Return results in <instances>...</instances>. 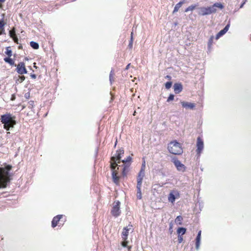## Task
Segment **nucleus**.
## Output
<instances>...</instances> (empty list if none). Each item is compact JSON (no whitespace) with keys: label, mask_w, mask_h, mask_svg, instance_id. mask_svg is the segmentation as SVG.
Here are the masks:
<instances>
[{"label":"nucleus","mask_w":251,"mask_h":251,"mask_svg":"<svg viewBox=\"0 0 251 251\" xmlns=\"http://www.w3.org/2000/svg\"><path fill=\"white\" fill-rule=\"evenodd\" d=\"M0 122L3 125V127L6 130H9L14 127L16 124L15 117L9 113L0 116Z\"/></svg>","instance_id":"nucleus-1"},{"label":"nucleus","mask_w":251,"mask_h":251,"mask_svg":"<svg viewBox=\"0 0 251 251\" xmlns=\"http://www.w3.org/2000/svg\"><path fill=\"white\" fill-rule=\"evenodd\" d=\"M216 8L222 9L224 8V6L221 3L217 2L210 6L201 7L198 9V13L201 16L210 15L216 12Z\"/></svg>","instance_id":"nucleus-2"},{"label":"nucleus","mask_w":251,"mask_h":251,"mask_svg":"<svg viewBox=\"0 0 251 251\" xmlns=\"http://www.w3.org/2000/svg\"><path fill=\"white\" fill-rule=\"evenodd\" d=\"M11 168L10 165H7L5 168H0V189L5 188L7 183L10 181L8 171Z\"/></svg>","instance_id":"nucleus-3"},{"label":"nucleus","mask_w":251,"mask_h":251,"mask_svg":"<svg viewBox=\"0 0 251 251\" xmlns=\"http://www.w3.org/2000/svg\"><path fill=\"white\" fill-rule=\"evenodd\" d=\"M169 151L173 154L179 155L182 153L183 149L180 144L176 141L170 142L168 146Z\"/></svg>","instance_id":"nucleus-4"},{"label":"nucleus","mask_w":251,"mask_h":251,"mask_svg":"<svg viewBox=\"0 0 251 251\" xmlns=\"http://www.w3.org/2000/svg\"><path fill=\"white\" fill-rule=\"evenodd\" d=\"M124 153V150L121 149L117 151L115 156L112 157L111 162V168L112 170L115 169L118 163H120L119 161L121 158V155H123Z\"/></svg>","instance_id":"nucleus-5"},{"label":"nucleus","mask_w":251,"mask_h":251,"mask_svg":"<svg viewBox=\"0 0 251 251\" xmlns=\"http://www.w3.org/2000/svg\"><path fill=\"white\" fill-rule=\"evenodd\" d=\"M172 161L174 164L177 170L179 172H184L186 170V167L177 158L174 157L172 158Z\"/></svg>","instance_id":"nucleus-6"},{"label":"nucleus","mask_w":251,"mask_h":251,"mask_svg":"<svg viewBox=\"0 0 251 251\" xmlns=\"http://www.w3.org/2000/svg\"><path fill=\"white\" fill-rule=\"evenodd\" d=\"M179 197L180 194L179 192L176 190H173L168 195V201L173 204L176 199H178Z\"/></svg>","instance_id":"nucleus-7"},{"label":"nucleus","mask_w":251,"mask_h":251,"mask_svg":"<svg viewBox=\"0 0 251 251\" xmlns=\"http://www.w3.org/2000/svg\"><path fill=\"white\" fill-rule=\"evenodd\" d=\"M133 231V228L132 225H129L126 227H125L122 233V238L123 240L124 241L127 240L129 233Z\"/></svg>","instance_id":"nucleus-8"},{"label":"nucleus","mask_w":251,"mask_h":251,"mask_svg":"<svg viewBox=\"0 0 251 251\" xmlns=\"http://www.w3.org/2000/svg\"><path fill=\"white\" fill-rule=\"evenodd\" d=\"M120 204V202L119 201H116L114 203L113 208L111 210V213L115 217H118L121 213Z\"/></svg>","instance_id":"nucleus-9"},{"label":"nucleus","mask_w":251,"mask_h":251,"mask_svg":"<svg viewBox=\"0 0 251 251\" xmlns=\"http://www.w3.org/2000/svg\"><path fill=\"white\" fill-rule=\"evenodd\" d=\"M204 148V143L202 139L199 137L197 141V153L199 155H200Z\"/></svg>","instance_id":"nucleus-10"},{"label":"nucleus","mask_w":251,"mask_h":251,"mask_svg":"<svg viewBox=\"0 0 251 251\" xmlns=\"http://www.w3.org/2000/svg\"><path fill=\"white\" fill-rule=\"evenodd\" d=\"M17 72L20 75H24L27 73V71L24 62H20L17 66Z\"/></svg>","instance_id":"nucleus-11"},{"label":"nucleus","mask_w":251,"mask_h":251,"mask_svg":"<svg viewBox=\"0 0 251 251\" xmlns=\"http://www.w3.org/2000/svg\"><path fill=\"white\" fill-rule=\"evenodd\" d=\"M180 103L182 106L185 108L193 109L195 107V104L194 103L186 101H181Z\"/></svg>","instance_id":"nucleus-12"},{"label":"nucleus","mask_w":251,"mask_h":251,"mask_svg":"<svg viewBox=\"0 0 251 251\" xmlns=\"http://www.w3.org/2000/svg\"><path fill=\"white\" fill-rule=\"evenodd\" d=\"M174 92L176 94L180 93L182 90V85L180 83H175L174 85Z\"/></svg>","instance_id":"nucleus-13"},{"label":"nucleus","mask_w":251,"mask_h":251,"mask_svg":"<svg viewBox=\"0 0 251 251\" xmlns=\"http://www.w3.org/2000/svg\"><path fill=\"white\" fill-rule=\"evenodd\" d=\"M201 230L199 231L196 239V249L199 250L201 245Z\"/></svg>","instance_id":"nucleus-14"},{"label":"nucleus","mask_w":251,"mask_h":251,"mask_svg":"<svg viewBox=\"0 0 251 251\" xmlns=\"http://www.w3.org/2000/svg\"><path fill=\"white\" fill-rule=\"evenodd\" d=\"M62 217V215H58L53 218L51 222L52 226L53 227H54L57 226L58 222L59 221Z\"/></svg>","instance_id":"nucleus-15"},{"label":"nucleus","mask_w":251,"mask_h":251,"mask_svg":"<svg viewBox=\"0 0 251 251\" xmlns=\"http://www.w3.org/2000/svg\"><path fill=\"white\" fill-rule=\"evenodd\" d=\"M114 170L115 169L112 170V179H113L114 183H115L116 184H118L119 183V178L117 176V173L114 171Z\"/></svg>","instance_id":"nucleus-16"},{"label":"nucleus","mask_w":251,"mask_h":251,"mask_svg":"<svg viewBox=\"0 0 251 251\" xmlns=\"http://www.w3.org/2000/svg\"><path fill=\"white\" fill-rule=\"evenodd\" d=\"M141 185H142L137 184V198L139 200L142 199V193H141Z\"/></svg>","instance_id":"nucleus-17"},{"label":"nucleus","mask_w":251,"mask_h":251,"mask_svg":"<svg viewBox=\"0 0 251 251\" xmlns=\"http://www.w3.org/2000/svg\"><path fill=\"white\" fill-rule=\"evenodd\" d=\"M184 2V1L183 0V1H181L180 2H179L178 3H177L176 6H175V8H174V9L173 10V13H175L176 12L178 11V10H179V9L181 7V6H182V4Z\"/></svg>","instance_id":"nucleus-18"},{"label":"nucleus","mask_w":251,"mask_h":251,"mask_svg":"<svg viewBox=\"0 0 251 251\" xmlns=\"http://www.w3.org/2000/svg\"><path fill=\"white\" fill-rule=\"evenodd\" d=\"M186 228L184 227H179L177 229V233L178 235H182L186 232Z\"/></svg>","instance_id":"nucleus-19"},{"label":"nucleus","mask_w":251,"mask_h":251,"mask_svg":"<svg viewBox=\"0 0 251 251\" xmlns=\"http://www.w3.org/2000/svg\"><path fill=\"white\" fill-rule=\"evenodd\" d=\"M229 26H230V25L229 24H227L225 27V28L221 30L220 32H219L220 33V34L223 36V35H224L228 30L229 29Z\"/></svg>","instance_id":"nucleus-20"},{"label":"nucleus","mask_w":251,"mask_h":251,"mask_svg":"<svg viewBox=\"0 0 251 251\" xmlns=\"http://www.w3.org/2000/svg\"><path fill=\"white\" fill-rule=\"evenodd\" d=\"M9 34H10V37L13 39V40L15 41V42H16V40H17V39L15 35V31L14 30V28L10 30Z\"/></svg>","instance_id":"nucleus-21"},{"label":"nucleus","mask_w":251,"mask_h":251,"mask_svg":"<svg viewBox=\"0 0 251 251\" xmlns=\"http://www.w3.org/2000/svg\"><path fill=\"white\" fill-rule=\"evenodd\" d=\"M144 176L141 174L139 173L137 177V184L138 185H142V180Z\"/></svg>","instance_id":"nucleus-22"},{"label":"nucleus","mask_w":251,"mask_h":251,"mask_svg":"<svg viewBox=\"0 0 251 251\" xmlns=\"http://www.w3.org/2000/svg\"><path fill=\"white\" fill-rule=\"evenodd\" d=\"M30 45L33 49L35 50L38 49L39 47V44L34 41H31L30 42Z\"/></svg>","instance_id":"nucleus-23"},{"label":"nucleus","mask_w":251,"mask_h":251,"mask_svg":"<svg viewBox=\"0 0 251 251\" xmlns=\"http://www.w3.org/2000/svg\"><path fill=\"white\" fill-rule=\"evenodd\" d=\"M114 72L113 69L111 70L109 75V81L110 83L112 84L114 81Z\"/></svg>","instance_id":"nucleus-24"},{"label":"nucleus","mask_w":251,"mask_h":251,"mask_svg":"<svg viewBox=\"0 0 251 251\" xmlns=\"http://www.w3.org/2000/svg\"><path fill=\"white\" fill-rule=\"evenodd\" d=\"M182 217L181 216H178L175 219V223L179 225L182 224Z\"/></svg>","instance_id":"nucleus-25"},{"label":"nucleus","mask_w":251,"mask_h":251,"mask_svg":"<svg viewBox=\"0 0 251 251\" xmlns=\"http://www.w3.org/2000/svg\"><path fill=\"white\" fill-rule=\"evenodd\" d=\"M4 60L5 62L9 63L11 65H14V62L13 61V60L9 58V57H6L4 59Z\"/></svg>","instance_id":"nucleus-26"},{"label":"nucleus","mask_w":251,"mask_h":251,"mask_svg":"<svg viewBox=\"0 0 251 251\" xmlns=\"http://www.w3.org/2000/svg\"><path fill=\"white\" fill-rule=\"evenodd\" d=\"M196 7V5H191L188 7L185 10V12H187L190 11H193Z\"/></svg>","instance_id":"nucleus-27"},{"label":"nucleus","mask_w":251,"mask_h":251,"mask_svg":"<svg viewBox=\"0 0 251 251\" xmlns=\"http://www.w3.org/2000/svg\"><path fill=\"white\" fill-rule=\"evenodd\" d=\"M4 25L3 20L0 21V35L2 34V31L4 30Z\"/></svg>","instance_id":"nucleus-28"},{"label":"nucleus","mask_w":251,"mask_h":251,"mask_svg":"<svg viewBox=\"0 0 251 251\" xmlns=\"http://www.w3.org/2000/svg\"><path fill=\"white\" fill-rule=\"evenodd\" d=\"M133 41V32H131V35H130V40L129 43L128 44V47L130 49H131L132 48Z\"/></svg>","instance_id":"nucleus-29"},{"label":"nucleus","mask_w":251,"mask_h":251,"mask_svg":"<svg viewBox=\"0 0 251 251\" xmlns=\"http://www.w3.org/2000/svg\"><path fill=\"white\" fill-rule=\"evenodd\" d=\"M214 37L213 36H211L210 39H209L208 46L209 48H210L212 45Z\"/></svg>","instance_id":"nucleus-30"},{"label":"nucleus","mask_w":251,"mask_h":251,"mask_svg":"<svg viewBox=\"0 0 251 251\" xmlns=\"http://www.w3.org/2000/svg\"><path fill=\"white\" fill-rule=\"evenodd\" d=\"M9 47L7 48L5 53L9 57H10L12 56V51L11 50H9Z\"/></svg>","instance_id":"nucleus-31"},{"label":"nucleus","mask_w":251,"mask_h":251,"mask_svg":"<svg viewBox=\"0 0 251 251\" xmlns=\"http://www.w3.org/2000/svg\"><path fill=\"white\" fill-rule=\"evenodd\" d=\"M172 83L171 82H167L166 83H165V87L166 89H170L171 86H172Z\"/></svg>","instance_id":"nucleus-32"},{"label":"nucleus","mask_w":251,"mask_h":251,"mask_svg":"<svg viewBox=\"0 0 251 251\" xmlns=\"http://www.w3.org/2000/svg\"><path fill=\"white\" fill-rule=\"evenodd\" d=\"M174 99V95L173 94H170L167 99V101L170 102Z\"/></svg>","instance_id":"nucleus-33"},{"label":"nucleus","mask_w":251,"mask_h":251,"mask_svg":"<svg viewBox=\"0 0 251 251\" xmlns=\"http://www.w3.org/2000/svg\"><path fill=\"white\" fill-rule=\"evenodd\" d=\"M131 160V158L130 156H128L126 159H124V160H122V162L123 163H127V162H128L129 161H130V160Z\"/></svg>","instance_id":"nucleus-34"},{"label":"nucleus","mask_w":251,"mask_h":251,"mask_svg":"<svg viewBox=\"0 0 251 251\" xmlns=\"http://www.w3.org/2000/svg\"><path fill=\"white\" fill-rule=\"evenodd\" d=\"M173 224L171 222L170 223V225H169V231L171 233H172L173 232Z\"/></svg>","instance_id":"nucleus-35"},{"label":"nucleus","mask_w":251,"mask_h":251,"mask_svg":"<svg viewBox=\"0 0 251 251\" xmlns=\"http://www.w3.org/2000/svg\"><path fill=\"white\" fill-rule=\"evenodd\" d=\"M127 243L128 242L126 241V240L125 241L124 240V241L122 243V245L124 247H127Z\"/></svg>","instance_id":"nucleus-36"},{"label":"nucleus","mask_w":251,"mask_h":251,"mask_svg":"<svg viewBox=\"0 0 251 251\" xmlns=\"http://www.w3.org/2000/svg\"><path fill=\"white\" fill-rule=\"evenodd\" d=\"M183 241V238L181 235L178 236V241L179 243H181Z\"/></svg>","instance_id":"nucleus-37"},{"label":"nucleus","mask_w":251,"mask_h":251,"mask_svg":"<svg viewBox=\"0 0 251 251\" xmlns=\"http://www.w3.org/2000/svg\"><path fill=\"white\" fill-rule=\"evenodd\" d=\"M139 173L145 176V169L141 168Z\"/></svg>","instance_id":"nucleus-38"},{"label":"nucleus","mask_w":251,"mask_h":251,"mask_svg":"<svg viewBox=\"0 0 251 251\" xmlns=\"http://www.w3.org/2000/svg\"><path fill=\"white\" fill-rule=\"evenodd\" d=\"M20 82H22L23 81H24L25 79V77L24 76H21L20 77Z\"/></svg>","instance_id":"nucleus-39"},{"label":"nucleus","mask_w":251,"mask_h":251,"mask_svg":"<svg viewBox=\"0 0 251 251\" xmlns=\"http://www.w3.org/2000/svg\"><path fill=\"white\" fill-rule=\"evenodd\" d=\"M145 167H146V163H145V161L144 160V161L142 163V165L141 169H145Z\"/></svg>","instance_id":"nucleus-40"},{"label":"nucleus","mask_w":251,"mask_h":251,"mask_svg":"<svg viewBox=\"0 0 251 251\" xmlns=\"http://www.w3.org/2000/svg\"><path fill=\"white\" fill-rule=\"evenodd\" d=\"M221 36H222V35L220 34L219 32H218L216 34L215 38H216V40H218Z\"/></svg>","instance_id":"nucleus-41"},{"label":"nucleus","mask_w":251,"mask_h":251,"mask_svg":"<svg viewBox=\"0 0 251 251\" xmlns=\"http://www.w3.org/2000/svg\"><path fill=\"white\" fill-rule=\"evenodd\" d=\"M221 36H222V35L220 34L219 32H218L216 34L215 38H216V40H218Z\"/></svg>","instance_id":"nucleus-42"},{"label":"nucleus","mask_w":251,"mask_h":251,"mask_svg":"<svg viewBox=\"0 0 251 251\" xmlns=\"http://www.w3.org/2000/svg\"><path fill=\"white\" fill-rule=\"evenodd\" d=\"M221 36H222V35L220 34L219 32H218L216 34L215 38H216V40H218Z\"/></svg>","instance_id":"nucleus-43"},{"label":"nucleus","mask_w":251,"mask_h":251,"mask_svg":"<svg viewBox=\"0 0 251 251\" xmlns=\"http://www.w3.org/2000/svg\"><path fill=\"white\" fill-rule=\"evenodd\" d=\"M29 104L30 106H31V108L33 107V106H34V101H32V100L30 101L29 102Z\"/></svg>","instance_id":"nucleus-44"},{"label":"nucleus","mask_w":251,"mask_h":251,"mask_svg":"<svg viewBox=\"0 0 251 251\" xmlns=\"http://www.w3.org/2000/svg\"><path fill=\"white\" fill-rule=\"evenodd\" d=\"M126 167H125L124 168V169H123V176H126Z\"/></svg>","instance_id":"nucleus-45"},{"label":"nucleus","mask_w":251,"mask_h":251,"mask_svg":"<svg viewBox=\"0 0 251 251\" xmlns=\"http://www.w3.org/2000/svg\"><path fill=\"white\" fill-rule=\"evenodd\" d=\"M247 0H245L241 4L240 6V8H242L244 6V5L245 4V3H246Z\"/></svg>","instance_id":"nucleus-46"},{"label":"nucleus","mask_w":251,"mask_h":251,"mask_svg":"<svg viewBox=\"0 0 251 251\" xmlns=\"http://www.w3.org/2000/svg\"><path fill=\"white\" fill-rule=\"evenodd\" d=\"M31 77L32 78H33L35 79V78H36V75H35L33 74V75H31Z\"/></svg>","instance_id":"nucleus-47"},{"label":"nucleus","mask_w":251,"mask_h":251,"mask_svg":"<svg viewBox=\"0 0 251 251\" xmlns=\"http://www.w3.org/2000/svg\"><path fill=\"white\" fill-rule=\"evenodd\" d=\"M130 65V64H128L126 66V70H128V69H129V68Z\"/></svg>","instance_id":"nucleus-48"},{"label":"nucleus","mask_w":251,"mask_h":251,"mask_svg":"<svg viewBox=\"0 0 251 251\" xmlns=\"http://www.w3.org/2000/svg\"><path fill=\"white\" fill-rule=\"evenodd\" d=\"M29 94L28 93H26V94H25V97L26 98H27L29 97Z\"/></svg>","instance_id":"nucleus-49"},{"label":"nucleus","mask_w":251,"mask_h":251,"mask_svg":"<svg viewBox=\"0 0 251 251\" xmlns=\"http://www.w3.org/2000/svg\"><path fill=\"white\" fill-rule=\"evenodd\" d=\"M5 0H0V2H3Z\"/></svg>","instance_id":"nucleus-50"},{"label":"nucleus","mask_w":251,"mask_h":251,"mask_svg":"<svg viewBox=\"0 0 251 251\" xmlns=\"http://www.w3.org/2000/svg\"><path fill=\"white\" fill-rule=\"evenodd\" d=\"M167 78H170V76H169V75H167Z\"/></svg>","instance_id":"nucleus-51"}]
</instances>
